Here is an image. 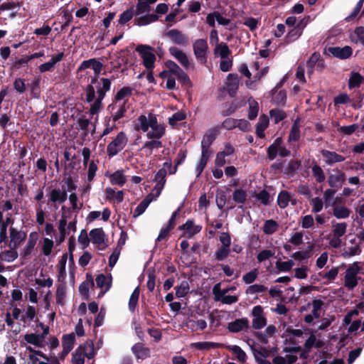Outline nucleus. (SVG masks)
I'll use <instances>...</instances> for the list:
<instances>
[{"label":"nucleus","mask_w":364,"mask_h":364,"mask_svg":"<svg viewBox=\"0 0 364 364\" xmlns=\"http://www.w3.org/2000/svg\"><path fill=\"white\" fill-rule=\"evenodd\" d=\"M66 295V285L65 283L60 284L58 286L56 290V303L59 305L63 306L65 304V299Z\"/></svg>","instance_id":"4c0bfd02"},{"label":"nucleus","mask_w":364,"mask_h":364,"mask_svg":"<svg viewBox=\"0 0 364 364\" xmlns=\"http://www.w3.org/2000/svg\"><path fill=\"white\" fill-rule=\"evenodd\" d=\"M347 226V223L345 222L336 223L333 225V236L336 237H341L343 236L346 232Z\"/></svg>","instance_id":"37998d69"},{"label":"nucleus","mask_w":364,"mask_h":364,"mask_svg":"<svg viewBox=\"0 0 364 364\" xmlns=\"http://www.w3.org/2000/svg\"><path fill=\"white\" fill-rule=\"evenodd\" d=\"M140 293L139 287H136L134 290L132 291L128 304L129 310L131 312H134L136 307L138 304L139 297Z\"/></svg>","instance_id":"2f4dec72"},{"label":"nucleus","mask_w":364,"mask_h":364,"mask_svg":"<svg viewBox=\"0 0 364 364\" xmlns=\"http://www.w3.org/2000/svg\"><path fill=\"white\" fill-rule=\"evenodd\" d=\"M169 54L175 58L178 63L185 68L190 65L189 60L186 54L176 46H171L168 48Z\"/></svg>","instance_id":"f8f14e48"},{"label":"nucleus","mask_w":364,"mask_h":364,"mask_svg":"<svg viewBox=\"0 0 364 364\" xmlns=\"http://www.w3.org/2000/svg\"><path fill=\"white\" fill-rule=\"evenodd\" d=\"M97 287L99 288H103L106 286L105 291H108L111 287V281L108 282L107 277L104 274H100L96 277Z\"/></svg>","instance_id":"0e129e2a"},{"label":"nucleus","mask_w":364,"mask_h":364,"mask_svg":"<svg viewBox=\"0 0 364 364\" xmlns=\"http://www.w3.org/2000/svg\"><path fill=\"white\" fill-rule=\"evenodd\" d=\"M291 200V196L288 191H281L277 197V204L280 208H285L288 206L289 202Z\"/></svg>","instance_id":"a19ab883"},{"label":"nucleus","mask_w":364,"mask_h":364,"mask_svg":"<svg viewBox=\"0 0 364 364\" xmlns=\"http://www.w3.org/2000/svg\"><path fill=\"white\" fill-rule=\"evenodd\" d=\"M151 131L147 132L146 137L149 139H159L162 138L166 133V128L164 124H161L158 126L151 128Z\"/></svg>","instance_id":"393cba45"},{"label":"nucleus","mask_w":364,"mask_h":364,"mask_svg":"<svg viewBox=\"0 0 364 364\" xmlns=\"http://www.w3.org/2000/svg\"><path fill=\"white\" fill-rule=\"evenodd\" d=\"M299 119H296L293 123L289 132L288 141H297L301 136V132L299 124Z\"/></svg>","instance_id":"c756f323"},{"label":"nucleus","mask_w":364,"mask_h":364,"mask_svg":"<svg viewBox=\"0 0 364 364\" xmlns=\"http://www.w3.org/2000/svg\"><path fill=\"white\" fill-rule=\"evenodd\" d=\"M214 53L219 54L221 58L225 59L231 54V50L225 43H220L215 46Z\"/></svg>","instance_id":"7c9ffc66"},{"label":"nucleus","mask_w":364,"mask_h":364,"mask_svg":"<svg viewBox=\"0 0 364 364\" xmlns=\"http://www.w3.org/2000/svg\"><path fill=\"white\" fill-rule=\"evenodd\" d=\"M151 200L149 198V196L146 197L136 208L134 213V218H136L144 213Z\"/></svg>","instance_id":"603ef678"},{"label":"nucleus","mask_w":364,"mask_h":364,"mask_svg":"<svg viewBox=\"0 0 364 364\" xmlns=\"http://www.w3.org/2000/svg\"><path fill=\"white\" fill-rule=\"evenodd\" d=\"M24 340L30 343L33 344L36 347H42L43 343L41 341L38 334L36 333H27L24 336Z\"/></svg>","instance_id":"680f3d73"},{"label":"nucleus","mask_w":364,"mask_h":364,"mask_svg":"<svg viewBox=\"0 0 364 364\" xmlns=\"http://www.w3.org/2000/svg\"><path fill=\"white\" fill-rule=\"evenodd\" d=\"M250 328V321L246 317L237 318L228 323L227 329L231 333L247 331Z\"/></svg>","instance_id":"1a4fd4ad"},{"label":"nucleus","mask_w":364,"mask_h":364,"mask_svg":"<svg viewBox=\"0 0 364 364\" xmlns=\"http://www.w3.org/2000/svg\"><path fill=\"white\" fill-rule=\"evenodd\" d=\"M164 36L168 38L173 43L181 46H186L189 42L188 36L176 28L168 31L164 33Z\"/></svg>","instance_id":"423d86ee"},{"label":"nucleus","mask_w":364,"mask_h":364,"mask_svg":"<svg viewBox=\"0 0 364 364\" xmlns=\"http://www.w3.org/2000/svg\"><path fill=\"white\" fill-rule=\"evenodd\" d=\"M128 139L124 132L118 133L117 136L107 145V154L109 157H113L120 152L127 145Z\"/></svg>","instance_id":"7ed1b4c3"},{"label":"nucleus","mask_w":364,"mask_h":364,"mask_svg":"<svg viewBox=\"0 0 364 364\" xmlns=\"http://www.w3.org/2000/svg\"><path fill=\"white\" fill-rule=\"evenodd\" d=\"M321 55L318 52H314L306 63L307 73L311 74L313 73L314 68L316 65L317 63L319 62Z\"/></svg>","instance_id":"c03bdc74"},{"label":"nucleus","mask_w":364,"mask_h":364,"mask_svg":"<svg viewBox=\"0 0 364 364\" xmlns=\"http://www.w3.org/2000/svg\"><path fill=\"white\" fill-rule=\"evenodd\" d=\"M132 350L137 359L144 360L150 357V349L145 347L141 343L134 344L132 348Z\"/></svg>","instance_id":"6ab92c4d"},{"label":"nucleus","mask_w":364,"mask_h":364,"mask_svg":"<svg viewBox=\"0 0 364 364\" xmlns=\"http://www.w3.org/2000/svg\"><path fill=\"white\" fill-rule=\"evenodd\" d=\"M359 264L360 262H354L353 264L349 265L346 271L345 276L354 278H360L358 277V274L361 271V267Z\"/></svg>","instance_id":"ea45409f"},{"label":"nucleus","mask_w":364,"mask_h":364,"mask_svg":"<svg viewBox=\"0 0 364 364\" xmlns=\"http://www.w3.org/2000/svg\"><path fill=\"white\" fill-rule=\"evenodd\" d=\"M247 193L242 188L235 189L232 194V199L237 203H245L247 200Z\"/></svg>","instance_id":"5fc2aeb1"},{"label":"nucleus","mask_w":364,"mask_h":364,"mask_svg":"<svg viewBox=\"0 0 364 364\" xmlns=\"http://www.w3.org/2000/svg\"><path fill=\"white\" fill-rule=\"evenodd\" d=\"M40 82L41 78L37 77L35 78L30 85L31 96L35 99H39L41 97Z\"/></svg>","instance_id":"09e8293b"},{"label":"nucleus","mask_w":364,"mask_h":364,"mask_svg":"<svg viewBox=\"0 0 364 364\" xmlns=\"http://www.w3.org/2000/svg\"><path fill=\"white\" fill-rule=\"evenodd\" d=\"M314 245H309L305 251H297L291 255L292 258L296 260H304L311 256V252L314 249Z\"/></svg>","instance_id":"e433bc0d"},{"label":"nucleus","mask_w":364,"mask_h":364,"mask_svg":"<svg viewBox=\"0 0 364 364\" xmlns=\"http://www.w3.org/2000/svg\"><path fill=\"white\" fill-rule=\"evenodd\" d=\"M109 178L112 185L122 186L126 183V178L123 173V170L116 171L110 175Z\"/></svg>","instance_id":"c85d7f7f"},{"label":"nucleus","mask_w":364,"mask_h":364,"mask_svg":"<svg viewBox=\"0 0 364 364\" xmlns=\"http://www.w3.org/2000/svg\"><path fill=\"white\" fill-rule=\"evenodd\" d=\"M346 173L341 171H338L335 174H330L328 178V183L331 188L337 190L341 187L342 184L346 181Z\"/></svg>","instance_id":"ddd939ff"},{"label":"nucleus","mask_w":364,"mask_h":364,"mask_svg":"<svg viewBox=\"0 0 364 364\" xmlns=\"http://www.w3.org/2000/svg\"><path fill=\"white\" fill-rule=\"evenodd\" d=\"M278 228L279 225L277 222L272 219H269L264 222L262 230L265 235H272L277 230Z\"/></svg>","instance_id":"c9c22d12"},{"label":"nucleus","mask_w":364,"mask_h":364,"mask_svg":"<svg viewBox=\"0 0 364 364\" xmlns=\"http://www.w3.org/2000/svg\"><path fill=\"white\" fill-rule=\"evenodd\" d=\"M137 123L135 124V129L137 131L141 130L143 132H146L149 130L148 117L144 114H141L136 119Z\"/></svg>","instance_id":"79ce46f5"},{"label":"nucleus","mask_w":364,"mask_h":364,"mask_svg":"<svg viewBox=\"0 0 364 364\" xmlns=\"http://www.w3.org/2000/svg\"><path fill=\"white\" fill-rule=\"evenodd\" d=\"M48 197V205L51 203V205L55 206L56 203L62 204L68 198L67 191L63 188H53L49 192Z\"/></svg>","instance_id":"6e6552de"},{"label":"nucleus","mask_w":364,"mask_h":364,"mask_svg":"<svg viewBox=\"0 0 364 364\" xmlns=\"http://www.w3.org/2000/svg\"><path fill=\"white\" fill-rule=\"evenodd\" d=\"M151 10V6L146 2L141 0H138V2L136 5L135 16H139L140 14L148 13Z\"/></svg>","instance_id":"e2e57ef3"},{"label":"nucleus","mask_w":364,"mask_h":364,"mask_svg":"<svg viewBox=\"0 0 364 364\" xmlns=\"http://www.w3.org/2000/svg\"><path fill=\"white\" fill-rule=\"evenodd\" d=\"M350 210L346 206L335 205L333 209V215L337 219H344L349 217Z\"/></svg>","instance_id":"f704fd0d"},{"label":"nucleus","mask_w":364,"mask_h":364,"mask_svg":"<svg viewBox=\"0 0 364 364\" xmlns=\"http://www.w3.org/2000/svg\"><path fill=\"white\" fill-rule=\"evenodd\" d=\"M111 80L105 77L93 76L90 83L85 89L86 102L92 104L90 105V113L91 115L98 114L102 107V100L106 93L110 90Z\"/></svg>","instance_id":"f257e3e1"},{"label":"nucleus","mask_w":364,"mask_h":364,"mask_svg":"<svg viewBox=\"0 0 364 364\" xmlns=\"http://www.w3.org/2000/svg\"><path fill=\"white\" fill-rule=\"evenodd\" d=\"M283 142L282 137H277L274 142L267 149V158L269 160H274L278 155V149H279Z\"/></svg>","instance_id":"aec40b11"},{"label":"nucleus","mask_w":364,"mask_h":364,"mask_svg":"<svg viewBox=\"0 0 364 364\" xmlns=\"http://www.w3.org/2000/svg\"><path fill=\"white\" fill-rule=\"evenodd\" d=\"M269 115L275 124H278L287 117L284 111L279 109H272L269 111Z\"/></svg>","instance_id":"de8ad7c7"},{"label":"nucleus","mask_w":364,"mask_h":364,"mask_svg":"<svg viewBox=\"0 0 364 364\" xmlns=\"http://www.w3.org/2000/svg\"><path fill=\"white\" fill-rule=\"evenodd\" d=\"M176 76L177 77L178 80L183 85H186L188 87L192 86L190 77L182 69L176 75Z\"/></svg>","instance_id":"338daca9"},{"label":"nucleus","mask_w":364,"mask_h":364,"mask_svg":"<svg viewBox=\"0 0 364 364\" xmlns=\"http://www.w3.org/2000/svg\"><path fill=\"white\" fill-rule=\"evenodd\" d=\"M251 315L253 317L252 327L254 329L259 330L267 325V318L264 315L263 307L260 305L252 308Z\"/></svg>","instance_id":"39448f33"},{"label":"nucleus","mask_w":364,"mask_h":364,"mask_svg":"<svg viewBox=\"0 0 364 364\" xmlns=\"http://www.w3.org/2000/svg\"><path fill=\"white\" fill-rule=\"evenodd\" d=\"M328 51L335 58L344 60L350 58L353 53V49L349 46H346L343 48L336 46V47H328Z\"/></svg>","instance_id":"9b49d317"},{"label":"nucleus","mask_w":364,"mask_h":364,"mask_svg":"<svg viewBox=\"0 0 364 364\" xmlns=\"http://www.w3.org/2000/svg\"><path fill=\"white\" fill-rule=\"evenodd\" d=\"M90 236L91 237L92 242L94 244L100 246L101 245L105 244V233L102 228H94L90 230ZM105 247H99V250H103Z\"/></svg>","instance_id":"4468645a"},{"label":"nucleus","mask_w":364,"mask_h":364,"mask_svg":"<svg viewBox=\"0 0 364 364\" xmlns=\"http://www.w3.org/2000/svg\"><path fill=\"white\" fill-rule=\"evenodd\" d=\"M268 125V117L266 114L261 115L256 125V134L259 138L262 139L265 136L264 130L267 128Z\"/></svg>","instance_id":"4be33fe9"},{"label":"nucleus","mask_w":364,"mask_h":364,"mask_svg":"<svg viewBox=\"0 0 364 364\" xmlns=\"http://www.w3.org/2000/svg\"><path fill=\"white\" fill-rule=\"evenodd\" d=\"M192 346L198 350H209L210 349L224 347V344L209 341H201L192 343Z\"/></svg>","instance_id":"5701e85b"},{"label":"nucleus","mask_w":364,"mask_h":364,"mask_svg":"<svg viewBox=\"0 0 364 364\" xmlns=\"http://www.w3.org/2000/svg\"><path fill=\"white\" fill-rule=\"evenodd\" d=\"M301 166V162L298 160H291L287 166H286L284 173L288 176H292L296 170L299 169V168Z\"/></svg>","instance_id":"49530a36"},{"label":"nucleus","mask_w":364,"mask_h":364,"mask_svg":"<svg viewBox=\"0 0 364 364\" xmlns=\"http://www.w3.org/2000/svg\"><path fill=\"white\" fill-rule=\"evenodd\" d=\"M202 229L201 225H196L194 224V220L192 219H188L187 221L183 224L182 225H180L178 228V230H183L184 232L183 234V236H186L188 237H192L195 235L198 234L200 232Z\"/></svg>","instance_id":"9d476101"},{"label":"nucleus","mask_w":364,"mask_h":364,"mask_svg":"<svg viewBox=\"0 0 364 364\" xmlns=\"http://www.w3.org/2000/svg\"><path fill=\"white\" fill-rule=\"evenodd\" d=\"M227 80L228 81L227 85H228L229 91L231 92L232 90L234 92H235L238 88V83H239L237 74H234V73L228 74V75L227 77Z\"/></svg>","instance_id":"a18cd8bd"},{"label":"nucleus","mask_w":364,"mask_h":364,"mask_svg":"<svg viewBox=\"0 0 364 364\" xmlns=\"http://www.w3.org/2000/svg\"><path fill=\"white\" fill-rule=\"evenodd\" d=\"M167 171L164 168H160L154 176V181L156 182L154 189L157 191V196L161 193V191L164 187L166 183V176Z\"/></svg>","instance_id":"f3484780"},{"label":"nucleus","mask_w":364,"mask_h":364,"mask_svg":"<svg viewBox=\"0 0 364 364\" xmlns=\"http://www.w3.org/2000/svg\"><path fill=\"white\" fill-rule=\"evenodd\" d=\"M294 265V262L291 259H289L286 262L278 260L276 262L277 269L279 270V272H289Z\"/></svg>","instance_id":"052dcab7"},{"label":"nucleus","mask_w":364,"mask_h":364,"mask_svg":"<svg viewBox=\"0 0 364 364\" xmlns=\"http://www.w3.org/2000/svg\"><path fill=\"white\" fill-rule=\"evenodd\" d=\"M216 132L213 129H209L204 134L203 138L201 141V146L210 148L213 142L216 138Z\"/></svg>","instance_id":"72a5a7b5"},{"label":"nucleus","mask_w":364,"mask_h":364,"mask_svg":"<svg viewBox=\"0 0 364 364\" xmlns=\"http://www.w3.org/2000/svg\"><path fill=\"white\" fill-rule=\"evenodd\" d=\"M321 155L323 158H325V162L328 165H332L335 163L344 161L346 158L337 154L335 151H331L326 149H323L321 151Z\"/></svg>","instance_id":"2eb2a0df"},{"label":"nucleus","mask_w":364,"mask_h":364,"mask_svg":"<svg viewBox=\"0 0 364 364\" xmlns=\"http://www.w3.org/2000/svg\"><path fill=\"white\" fill-rule=\"evenodd\" d=\"M75 340V335L74 333L65 334L63 336L62 345L63 348H65V354H68L73 348Z\"/></svg>","instance_id":"b1692460"},{"label":"nucleus","mask_w":364,"mask_h":364,"mask_svg":"<svg viewBox=\"0 0 364 364\" xmlns=\"http://www.w3.org/2000/svg\"><path fill=\"white\" fill-rule=\"evenodd\" d=\"M223 348L232 352L240 363H245L246 362L247 358V354L239 346L224 344Z\"/></svg>","instance_id":"412c9836"},{"label":"nucleus","mask_w":364,"mask_h":364,"mask_svg":"<svg viewBox=\"0 0 364 364\" xmlns=\"http://www.w3.org/2000/svg\"><path fill=\"white\" fill-rule=\"evenodd\" d=\"M159 20V16L157 14H146L140 16L134 20L135 24L139 26H146L151 23L155 22Z\"/></svg>","instance_id":"bb28decb"},{"label":"nucleus","mask_w":364,"mask_h":364,"mask_svg":"<svg viewBox=\"0 0 364 364\" xmlns=\"http://www.w3.org/2000/svg\"><path fill=\"white\" fill-rule=\"evenodd\" d=\"M186 117V114L184 112H177L168 118V124L171 127H174L178 122L185 120Z\"/></svg>","instance_id":"3c124183"},{"label":"nucleus","mask_w":364,"mask_h":364,"mask_svg":"<svg viewBox=\"0 0 364 364\" xmlns=\"http://www.w3.org/2000/svg\"><path fill=\"white\" fill-rule=\"evenodd\" d=\"M10 237L11 244L14 248H18L20 244L26 238V233L23 231H18L13 227L10 228Z\"/></svg>","instance_id":"dca6fc26"},{"label":"nucleus","mask_w":364,"mask_h":364,"mask_svg":"<svg viewBox=\"0 0 364 364\" xmlns=\"http://www.w3.org/2000/svg\"><path fill=\"white\" fill-rule=\"evenodd\" d=\"M363 80V77L360 73L352 72L348 80V87L350 89L358 87Z\"/></svg>","instance_id":"58836bf2"},{"label":"nucleus","mask_w":364,"mask_h":364,"mask_svg":"<svg viewBox=\"0 0 364 364\" xmlns=\"http://www.w3.org/2000/svg\"><path fill=\"white\" fill-rule=\"evenodd\" d=\"M230 252V247H221L215 251L214 255L215 259L220 262L223 261L229 256Z\"/></svg>","instance_id":"bf43d9fd"},{"label":"nucleus","mask_w":364,"mask_h":364,"mask_svg":"<svg viewBox=\"0 0 364 364\" xmlns=\"http://www.w3.org/2000/svg\"><path fill=\"white\" fill-rule=\"evenodd\" d=\"M324 305V302L321 299H314L311 302L313 307L311 314L315 318H319L321 317V310L322 306Z\"/></svg>","instance_id":"13d9d810"},{"label":"nucleus","mask_w":364,"mask_h":364,"mask_svg":"<svg viewBox=\"0 0 364 364\" xmlns=\"http://www.w3.org/2000/svg\"><path fill=\"white\" fill-rule=\"evenodd\" d=\"M127 104V100H124L122 105L119 108L118 111L112 114V117L114 122L124 117L125 113L127 112L128 109Z\"/></svg>","instance_id":"69168bd1"},{"label":"nucleus","mask_w":364,"mask_h":364,"mask_svg":"<svg viewBox=\"0 0 364 364\" xmlns=\"http://www.w3.org/2000/svg\"><path fill=\"white\" fill-rule=\"evenodd\" d=\"M189 284L187 281H182L180 285L176 287V296L178 298L184 297L189 291Z\"/></svg>","instance_id":"4d7b16f0"},{"label":"nucleus","mask_w":364,"mask_h":364,"mask_svg":"<svg viewBox=\"0 0 364 364\" xmlns=\"http://www.w3.org/2000/svg\"><path fill=\"white\" fill-rule=\"evenodd\" d=\"M136 51L143 60V65L148 70H152L154 68L156 55L154 53V49L150 46L140 44L136 48Z\"/></svg>","instance_id":"f03ea898"},{"label":"nucleus","mask_w":364,"mask_h":364,"mask_svg":"<svg viewBox=\"0 0 364 364\" xmlns=\"http://www.w3.org/2000/svg\"><path fill=\"white\" fill-rule=\"evenodd\" d=\"M134 16V7L131 6L119 15L118 23L120 25H124L126 23L129 22L130 20H132Z\"/></svg>","instance_id":"473e14b6"},{"label":"nucleus","mask_w":364,"mask_h":364,"mask_svg":"<svg viewBox=\"0 0 364 364\" xmlns=\"http://www.w3.org/2000/svg\"><path fill=\"white\" fill-rule=\"evenodd\" d=\"M133 88L131 87H123L121 88L114 96V100L116 102L121 101L127 97H129L132 95Z\"/></svg>","instance_id":"6e6d98bb"},{"label":"nucleus","mask_w":364,"mask_h":364,"mask_svg":"<svg viewBox=\"0 0 364 364\" xmlns=\"http://www.w3.org/2000/svg\"><path fill=\"white\" fill-rule=\"evenodd\" d=\"M220 286V283L216 284L213 289L216 300H221V301L225 304H232L238 301V297L237 296L225 295L228 291V289L221 290Z\"/></svg>","instance_id":"0eeeda50"},{"label":"nucleus","mask_w":364,"mask_h":364,"mask_svg":"<svg viewBox=\"0 0 364 364\" xmlns=\"http://www.w3.org/2000/svg\"><path fill=\"white\" fill-rule=\"evenodd\" d=\"M90 286L93 287L95 286L94 279L91 274H86V279L82 282L79 287V292L84 297L85 299H88Z\"/></svg>","instance_id":"a211bd4d"},{"label":"nucleus","mask_w":364,"mask_h":364,"mask_svg":"<svg viewBox=\"0 0 364 364\" xmlns=\"http://www.w3.org/2000/svg\"><path fill=\"white\" fill-rule=\"evenodd\" d=\"M311 171L313 176L318 183H323L325 181V173L318 164H314L311 168Z\"/></svg>","instance_id":"864d4df0"},{"label":"nucleus","mask_w":364,"mask_h":364,"mask_svg":"<svg viewBox=\"0 0 364 364\" xmlns=\"http://www.w3.org/2000/svg\"><path fill=\"white\" fill-rule=\"evenodd\" d=\"M302 34L300 28H296L295 26L289 31L285 36V41L287 43H291L298 39Z\"/></svg>","instance_id":"8fccbe9b"},{"label":"nucleus","mask_w":364,"mask_h":364,"mask_svg":"<svg viewBox=\"0 0 364 364\" xmlns=\"http://www.w3.org/2000/svg\"><path fill=\"white\" fill-rule=\"evenodd\" d=\"M37 237L36 232H31L29 235V238L26 247L24 248L21 255L23 259H26L33 250L36 245Z\"/></svg>","instance_id":"a878e982"},{"label":"nucleus","mask_w":364,"mask_h":364,"mask_svg":"<svg viewBox=\"0 0 364 364\" xmlns=\"http://www.w3.org/2000/svg\"><path fill=\"white\" fill-rule=\"evenodd\" d=\"M163 146L162 142L159 140L151 139L150 141H147L143 145L142 149H149V153L151 154L154 149H159Z\"/></svg>","instance_id":"774afa93"},{"label":"nucleus","mask_w":364,"mask_h":364,"mask_svg":"<svg viewBox=\"0 0 364 364\" xmlns=\"http://www.w3.org/2000/svg\"><path fill=\"white\" fill-rule=\"evenodd\" d=\"M194 55L201 63H206L208 59V46L206 40L197 39L193 44Z\"/></svg>","instance_id":"20e7f679"},{"label":"nucleus","mask_w":364,"mask_h":364,"mask_svg":"<svg viewBox=\"0 0 364 364\" xmlns=\"http://www.w3.org/2000/svg\"><path fill=\"white\" fill-rule=\"evenodd\" d=\"M9 246L11 250L4 251L1 255H0V259L10 262L14 261L18 257V255L16 251L17 248H14L11 244H9Z\"/></svg>","instance_id":"cd10ccee"}]
</instances>
